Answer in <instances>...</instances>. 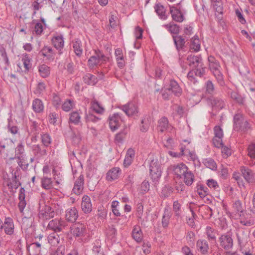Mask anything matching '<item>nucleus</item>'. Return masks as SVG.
<instances>
[{
  "mask_svg": "<svg viewBox=\"0 0 255 255\" xmlns=\"http://www.w3.org/2000/svg\"><path fill=\"white\" fill-rule=\"evenodd\" d=\"M252 122L245 119V116L238 113L233 117V129L234 130L243 133H247L253 130Z\"/></svg>",
  "mask_w": 255,
  "mask_h": 255,
  "instance_id": "obj_1",
  "label": "nucleus"
},
{
  "mask_svg": "<svg viewBox=\"0 0 255 255\" xmlns=\"http://www.w3.org/2000/svg\"><path fill=\"white\" fill-rule=\"evenodd\" d=\"M209 68L221 86L225 85L223 75L220 71L221 66L214 56L210 55L208 58Z\"/></svg>",
  "mask_w": 255,
  "mask_h": 255,
  "instance_id": "obj_2",
  "label": "nucleus"
},
{
  "mask_svg": "<svg viewBox=\"0 0 255 255\" xmlns=\"http://www.w3.org/2000/svg\"><path fill=\"white\" fill-rule=\"evenodd\" d=\"M188 64L190 68L196 70L195 76L200 77H203L205 74V68L203 67V62L201 57L190 55L187 58Z\"/></svg>",
  "mask_w": 255,
  "mask_h": 255,
  "instance_id": "obj_3",
  "label": "nucleus"
},
{
  "mask_svg": "<svg viewBox=\"0 0 255 255\" xmlns=\"http://www.w3.org/2000/svg\"><path fill=\"white\" fill-rule=\"evenodd\" d=\"M232 232H227L222 234L219 238L218 243L221 250L228 251L231 250L233 247V239L232 238Z\"/></svg>",
  "mask_w": 255,
  "mask_h": 255,
  "instance_id": "obj_4",
  "label": "nucleus"
},
{
  "mask_svg": "<svg viewBox=\"0 0 255 255\" xmlns=\"http://www.w3.org/2000/svg\"><path fill=\"white\" fill-rule=\"evenodd\" d=\"M185 37V36H183L181 35H172L174 44L175 46L176 49L178 52H180L181 51H187L186 48L189 42H188L186 43L187 40H186ZM179 56H180V53H179Z\"/></svg>",
  "mask_w": 255,
  "mask_h": 255,
  "instance_id": "obj_5",
  "label": "nucleus"
},
{
  "mask_svg": "<svg viewBox=\"0 0 255 255\" xmlns=\"http://www.w3.org/2000/svg\"><path fill=\"white\" fill-rule=\"evenodd\" d=\"M108 121L111 130L115 131L121 126L123 122L122 114L119 113H114L109 117Z\"/></svg>",
  "mask_w": 255,
  "mask_h": 255,
  "instance_id": "obj_6",
  "label": "nucleus"
},
{
  "mask_svg": "<svg viewBox=\"0 0 255 255\" xmlns=\"http://www.w3.org/2000/svg\"><path fill=\"white\" fill-rule=\"evenodd\" d=\"M206 101L208 104L211 105L214 110L220 111L224 109L226 105L224 100L218 97L212 96L208 97Z\"/></svg>",
  "mask_w": 255,
  "mask_h": 255,
  "instance_id": "obj_7",
  "label": "nucleus"
},
{
  "mask_svg": "<svg viewBox=\"0 0 255 255\" xmlns=\"http://www.w3.org/2000/svg\"><path fill=\"white\" fill-rule=\"evenodd\" d=\"M149 174L153 182L157 181L161 175V170L160 164L158 162L152 160L149 167Z\"/></svg>",
  "mask_w": 255,
  "mask_h": 255,
  "instance_id": "obj_8",
  "label": "nucleus"
},
{
  "mask_svg": "<svg viewBox=\"0 0 255 255\" xmlns=\"http://www.w3.org/2000/svg\"><path fill=\"white\" fill-rule=\"evenodd\" d=\"M180 4V3H178L177 6L175 5L170 6V13L172 19L178 22H181L185 19V16L179 7Z\"/></svg>",
  "mask_w": 255,
  "mask_h": 255,
  "instance_id": "obj_9",
  "label": "nucleus"
},
{
  "mask_svg": "<svg viewBox=\"0 0 255 255\" xmlns=\"http://www.w3.org/2000/svg\"><path fill=\"white\" fill-rule=\"evenodd\" d=\"M119 108L123 111L128 117L136 115L138 112L137 106L132 102L121 105Z\"/></svg>",
  "mask_w": 255,
  "mask_h": 255,
  "instance_id": "obj_10",
  "label": "nucleus"
},
{
  "mask_svg": "<svg viewBox=\"0 0 255 255\" xmlns=\"http://www.w3.org/2000/svg\"><path fill=\"white\" fill-rule=\"evenodd\" d=\"M70 229L71 234L75 237H83L86 233V225L79 222L73 224Z\"/></svg>",
  "mask_w": 255,
  "mask_h": 255,
  "instance_id": "obj_11",
  "label": "nucleus"
},
{
  "mask_svg": "<svg viewBox=\"0 0 255 255\" xmlns=\"http://www.w3.org/2000/svg\"><path fill=\"white\" fill-rule=\"evenodd\" d=\"M39 217L44 220H48L53 218L55 215L54 209L50 206L44 205L41 209L39 210Z\"/></svg>",
  "mask_w": 255,
  "mask_h": 255,
  "instance_id": "obj_12",
  "label": "nucleus"
},
{
  "mask_svg": "<svg viewBox=\"0 0 255 255\" xmlns=\"http://www.w3.org/2000/svg\"><path fill=\"white\" fill-rule=\"evenodd\" d=\"M242 176L248 183H254L255 182V174L248 167L242 166L240 167Z\"/></svg>",
  "mask_w": 255,
  "mask_h": 255,
  "instance_id": "obj_13",
  "label": "nucleus"
},
{
  "mask_svg": "<svg viewBox=\"0 0 255 255\" xmlns=\"http://www.w3.org/2000/svg\"><path fill=\"white\" fill-rule=\"evenodd\" d=\"M237 237L238 244L240 247V251H242L243 250V248L249 241V234L247 232L245 231L243 229H241L239 230L238 233L237 234Z\"/></svg>",
  "mask_w": 255,
  "mask_h": 255,
  "instance_id": "obj_14",
  "label": "nucleus"
},
{
  "mask_svg": "<svg viewBox=\"0 0 255 255\" xmlns=\"http://www.w3.org/2000/svg\"><path fill=\"white\" fill-rule=\"evenodd\" d=\"M51 43L53 46L58 50L59 54H61L64 47V38L61 34H56L51 39Z\"/></svg>",
  "mask_w": 255,
  "mask_h": 255,
  "instance_id": "obj_15",
  "label": "nucleus"
},
{
  "mask_svg": "<svg viewBox=\"0 0 255 255\" xmlns=\"http://www.w3.org/2000/svg\"><path fill=\"white\" fill-rule=\"evenodd\" d=\"M31 149L34 156L38 159L47 154V148L42 144H33Z\"/></svg>",
  "mask_w": 255,
  "mask_h": 255,
  "instance_id": "obj_16",
  "label": "nucleus"
},
{
  "mask_svg": "<svg viewBox=\"0 0 255 255\" xmlns=\"http://www.w3.org/2000/svg\"><path fill=\"white\" fill-rule=\"evenodd\" d=\"M165 86L176 97L180 96L182 93V89L178 83L174 79H170L169 84Z\"/></svg>",
  "mask_w": 255,
  "mask_h": 255,
  "instance_id": "obj_17",
  "label": "nucleus"
},
{
  "mask_svg": "<svg viewBox=\"0 0 255 255\" xmlns=\"http://www.w3.org/2000/svg\"><path fill=\"white\" fill-rule=\"evenodd\" d=\"M3 230L4 233L8 235H11L14 233V224L13 219L10 217H6L3 223Z\"/></svg>",
  "mask_w": 255,
  "mask_h": 255,
  "instance_id": "obj_18",
  "label": "nucleus"
},
{
  "mask_svg": "<svg viewBox=\"0 0 255 255\" xmlns=\"http://www.w3.org/2000/svg\"><path fill=\"white\" fill-rule=\"evenodd\" d=\"M81 208L85 214L90 213L92 210L91 199L88 195H84L81 203Z\"/></svg>",
  "mask_w": 255,
  "mask_h": 255,
  "instance_id": "obj_19",
  "label": "nucleus"
},
{
  "mask_svg": "<svg viewBox=\"0 0 255 255\" xmlns=\"http://www.w3.org/2000/svg\"><path fill=\"white\" fill-rule=\"evenodd\" d=\"M84 176L81 175L78 179H76L74 183L73 192L76 195H80L82 193L84 185Z\"/></svg>",
  "mask_w": 255,
  "mask_h": 255,
  "instance_id": "obj_20",
  "label": "nucleus"
},
{
  "mask_svg": "<svg viewBox=\"0 0 255 255\" xmlns=\"http://www.w3.org/2000/svg\"><path fill=\"white\" fill-rule=\"evenodd\" d=\"M206 234L207 237V239L211 243H216V236L218 235V231L217 230L210 227L207 226L206 228Z\"/></svg>",
  "mask_w": 255,
  "mask_h": 255,
  "instance_id": "obj_21",
  "label": "nucleus"
},
{
  "mask_svg": "<svg viewBox=\"0 0 255 255\" xmlns=\"http://www.w3.org/2000/svg\"><path fill=\"white\" fill-rule=\"evenodd\" d=\"M129 131V128L127 126H125L124 128L115 135V142L119 143H122L126 139Z\"/></svg>",
  "mask_w": 255,
  "mask_h": 255,
  "instance_id": "obj_22",
  "label": "nucleus"
},
{
  "mask_svg": "<svg viewBox=\"0 0 255 255\" xmlns=\"http://www.w3.org/2000/svg\"><path fill=\"white\" fill-rule=\"evenodd\" d=\"M78 217V211L75 207L68 209L66 211L65 218L68 222L74 223Z\"/></svg>",
  "mask_w": 255,
  "mask_h": 255,
  "instance_id": "obj_23",
  "label": "nucleus"
},
{
  "mask_svg": "<svg viewBox=\"0 0 255 255\" xmlns=\"http://www.w3.org/2000/svg\"><path fill=\"white\" fill-rule=\"evenodd\" d=\"M197 250L203 255L207 254L209 249L208 242L205 240L200 239L196 243Z\"/></svg>",
  "mask_w": 255,
  "mask_h": 255,
  "instance_id": "obj_24",
  "label": "nucleus"
},
{
  "mask_svg": "<svg viewBox=\"0 0 255 255\" xmlns=\"http://www.w3.org/2000/svg\"><path fill=\"white\" fill-rule=\"evenodd\" d=\"M188 170V168L187 166L183 163L174 165L173 166V170L175 174L180 178H181V175H183Z\"/></svg>",
  "mask_w": 255,
  "mask_h": 255,
  "instance_id": "obj_25",
  "label": "nucleus"
},
{
  "mask_svg": "<svg viewBox=\"0 0 255 255\" xmlns=\"http://www.w3.org/2000/svg\"><path fill=\"white\" fill-rule=\"evenodd\" d=\"M121 171L120 168L118 167L112 168L109 170L106 174V179L108 181H113L119 177V174Z\"/></svg>",
  "mask_w": 255,
  "mask_h": 255,
  "instance_id": "obj_26",
  "label": "nucleus"
},
{
  "mask_svg": "<svg viewBox=\"0 0 255 255\" xmlns=\"http://www.w3.org/2000/svg\"><path fill=\"white\" fill-rule=\"evenodd\" d=\"M25 198V189L23 187H21L19 192L18 199L19 202L18 204L19 210L21 213H23L24 209L26 205Z\"/></svg>",
  "mask_w": 255,
  "mask_h": 255,
  "instance_id": "obj_27",
  "label": "nucleus"
},
{
  "mask_svg": "<svg viewBox=\"0 0 255 255\" xmlns=\"http://www.w3.org/2000/svg\"><path fill=\"white\" fill-rule=\"evenodd\" d=\"M164 26L172 35H177L180 31V26L173 22H171L167 24H165Z\"/></svg>",
  "mask_w": 255,
  "mask_h": 255,
  "instance_id": "obj_28",
  "label": "nucleus"
},
{
  "mask_svg": "<svg viewBox=\"0 0 255 255\" xmlns=\"http://www.w3.org/2000/svg\"><path fill=\"white\" fill-rule=\"evenodd\" d=\"M132 237L133 239L138 243L142 241V232L140 227L138 226H135L132 231Z\"/></svg>",
  "mask_w": 255,
  "mask_h": 255,
  "instance_id": "obj_29",
  "label": "nucleus"
},
{
  "mask_svg": "<svg viewBox=\"0 0 255 255\" xmlns=\"http://www.w3.org/2000/svg\"><path fill=\"white\" fill-rule=\"evenodd\" d=\"M228 95L231 98L235 101L240 105H244L245 102L244 98L237 92L230 89L228 92Z\"/></svg>",
  "mask_w": 255,
  "mask_h": 255,
  "instance_id": "obj_30",
  "label": "nucleus"
},
{
  "mask_svg": "<svg viewBox=\"0 0 255 255\" xmlns=\"http://www.w3.org/2000/svg\"><path fill=\"white\" fill-rule=\"evenodd\" d=\"M73 48L76 56L80 57L83 53V49L81 41L79 38H75L73 41Z\"/></svg>",
  "mask_w": 255,
  "mask_h": 255,
  "instance_id": "obj_31",
  "label": "nucleus"
},
{
  "mask_svg": "<svg viewBox=\"0 0 255 255\" xmlns=\"http://www.w3.org/2000/svg\"><path fill=\"white\" fill-rule=\"evenodd\" d=\"M150 116L149 115H145L141 121V125H140V130L141 131L146 132L149 127L150 124Z\"/></svg>",
  "mask_w": 255,
  "mask_h": 255,
  "instance_id": "obj_32",
  "label": "nucleus"
},
{
  "mask_svg": "<svg viewBox=\"0 0 255 255\" xmlns=\"http://www.w3.org/2000/svg\"><path fill=\"white\" fill-rule=\"evenodd\" d=\"M25 152L24 146L22 142H20L15 149V156L11 158V159H20L21 157H23Z\"/></svg>",
  "mask_w": 255,
  "mask_h": 255,
  "instance_id": "obj_33",
  "label": "nucleus"
},
{
  "mask_svg": "<svg viewBox=\"0 0 255 255\" xmlns=\"http://www.w3.org/2000/svg\"><path fill=\"white\" fill-rule=\"evenodd\" d=\"M32 109L35 113H42L44 110V105L42 101L39 99L34 100L32 102Z\"/></svg>",
  "mask_w": 255,
  "mask_h": 255,
  "instance_id": "obj_34",
  "label": "nucleus"
},
{
  "mask_svg": "<svg viewBox=\"0 0 255 255\" xmlns=\"http://www.w3.org/2000/svg\"><path fill=\"white\" fill-rule=\"evenodd\" d=\"M40 139L42 145L47 148L49 147L52 143V139L48 133L42 132L40 134Z\"/></svg>",
  "mask_w": 255,
  "mask_h": 255,
  "instance_id": "obj_35",
  "label": "nucleus"
},
{
  "mask_svg": "<svg viewBox=\"0 0 255 255\" xmlns=\"http://www.w3.org/2000/svg\"><path fill=\"white\" fill-rule=\"evenodd\" d=\"M83 79L84 83L88 85H95L98 81L96 76L90 73L85 74Z\"/></svg>",
  "mask_w": 255,
  "mask_h": 255,
  "instance_id": "obj_36",
  "label": "nucleus"
},
{
  "mask_svg": "<svg viewBox=\"0 0 255 255\" xmlns=\"http://www.w3.org/2000/svg\"><path fill=\"white\" fill-rule=\"evenodd\" d=\"M183 176L184 177L183 181L185 184L188 186H191L195 179V176L192 172L188 171V170Z\"/></svg>",
  "mask_w": 255,
  "mask_h": 255,
  "instance_id": "obj_37",
  "label": "nucleus"
},
{
  "mask_svg": "<svg viewBox=\"0 0 255 255\" xmlns=\"http://www.w3.org/2000/svg\"><path fill=\"white\" fill-rule=\"evenodd\" d=\"M155 11L161 19H166L167 16L165 15V9L160 3H156L154 6Z\"/></svg>",
  "mask_w": 255,
  "mask_h": 255,
  "instance_id": "obj_38",
  "label": "nucleus"
},
{
  "mask_svg": "<svg viewBox=\"0 0 255 255\" xmlns=\"http://www.w3.org/2000/svg\"><path fill=\"white\" fill-rule=\"evenodd\" d=\"M38 72L42 78L48 77L50 73V68L47 65L43 64L38 66Z\"/></svg>",
  "mask_w": 255,
  "mask_h": 255,
  "instance_id": "obj_39",
  "label": "nucleus"
},
{
  "mask_svg": "<svg viewBox=\"0 0 255 255\" xmlns=\"http://www.w3.org/2000/svg\"><path fill=\"white\" fill-rule=\"evenodd\" d=\"M189 42V47L190 51L197 52L200 50V42L199 38L191 39Z\"/></svg>",
  "mask_w": 255,
  "mask_h": 255,
  "instance_id": "obj_40",
  "label": "nucleus"
},
{
  "mask_svg": "<svg viewBox=\"0 0 255 255\" xmlns=\"http://www.w3.org/2000/svg\"><path fill=\"white\" fill-rule=\"evenodd\" d=\"M95 55L90 57L88 60V66L90 69H93L95 66H97L100 63L99 57L96 50H95Z\"/></svg>",
  "mask_w": 255,
  "mask_h": 255,
  "instance_id": "obj_41",
  "label": "nucleus"
},
{
  "mask_svg": "<svg viewBox=\"0 0 255 255\" xmlns=\"http://www.w3.org/2000/svg\"><path fill=\"white\" fill-rule=\"evenodd\" d=\"M159 130L161 132H164L167 130L168 127V120L165 117L161 118L158 122Z\"/></svg>",
  "mask_w": 255,
  "mask_h": 255,
  "instance_id": "obj_42",
  "label": "nucleus"
},
{
  "mask_svg": "<svg viewBox=\"0 0 255 255\" xmlns=\"http://www.w3.org/2000/svg\"><path fill=\"white\" fill-rule=\"evenodd\" d=\"M47 228L55 232H61V228L59 227V219H55L49 222Z\"/></svg>",
  "mask_w": 255,
  "mask_h": 255,
  "instance_id": "obj_43",
  "label": "nucleus"
},
{
  "mask_svg": "<svg viewBox=\"0 0 255 255\" xmlns=\"http://www.w3.org/2000/svg\"><path fill=\"white\" fill-rule=\"evenodd\" d=\"M41 187L45 190H49L53 188L51 178L44 176L41 179Z\"/></svg>",
  "mask_w": 255,
  "mask_h": 255,
  "instance_id": "obj_44",
  "label": "nucleus"
},
{
  "mask_svg": "<svg viewBox=\"0 0 255 255\" xmlns=\"http://www.w3.org/2000/svg\"><path fill=\"white\" fill-rule=\"evenodd\" d=\"M196 189L198 194L201 198H204L208 194V188L202 184H197Z\"/></svg>",
  "mask_w": 255,
  "mask_h": 255,
  "instance_id": "obj_45",
  "label": "nucleus"
},
{
  "mask_svg": "<svg viewBox=\"0 0 255 255\" xmlns=\"http://www.w3.org/2000/svg\"><path fill=\"white\" fill-rule=\"evenodd\" d=\"M248 155L251 159L253 162L255 163V142H251L247 148Z\"/></svg>",
  "mask_w": 255,
  "mask_h": 255,
  "instance_id": "obj_46",
  "label": "nucleus"
},
{
  "mask_svg": "<svg viewBox=\"0 0 255 255\" xmlns=\"http://www.w3.org/2000/svg\"><path fill=\"white\" fill-rule=\"evenodd\" d=\"M80 116L77 111H74L69 114V123L77 125L80 122Z\"/></svg>",
  "mask_w": 255,
  "mask_h": 255,
  "instance_id": "obj_47",
  "label": "nucleus"
},
{
  "mask_svg": "<svg viewBox=\"0 0 255 255\" xmlns=\"http://www.w3.org/2000/svg\"><path fill=\"white\" fill-rule=\"evenodd\" d=\"M170 217L171 214L168 211V210L166 208H165L161 221L163 228H166L168 226Z\"/></svg>",
  "mask_w": 255,
  "mask_h": 255,
  "instance_id": "obj_48",
  "label": "nucleus"
},
{
  "mask_svg": "<svg viewBox=\"0 0 255 255\" xmlns=\"http://www.w3.org/2000/svg\"><path fill=\"white\" fill-rule=\"evenodd\" d=\"M203 163L204 165L212 170H216L217 168V164L211 158H207L203 159Z\"/></svg>",
  "mask_w": 255,
  "mask_h": 255,
  "instance_id": "obj_49",
  "label": "nucleus"
},
{
  "mask_svg": "<svg viewBox=\"0 0 255 255\" xmlns=\"http://www.w3.org/2000/svg\"><path fill=\"white\" fill-rule=\"evenodd\" d=\"M20 185L21 183L18 180L15 172L14 174H12L11 181L7 183V186L9 188L16 189Z\"/></svg>",
  "mask_w": 255,
  "mask_h": 255,
  "instance_id": "obj_50",
  "label": "nucleus"
},
{
  "mask_svg": "<svg viewBox=\"0 0 255 255\" xmlns=\"http://www.w3.org/2000/svg\"><path fill=\"white\" fill-rule=\"evenodd\" d=\"M48 242L52 246H56L59 244L60 237L55 233L50 234L48 237Z\"/></svg>",
  "mask_w": 255,
  "mask_h": 255,
  "instance_id": "obj_51",
  "label": "nucleus"
},
{
  "mask_svg": "<svg viewBox=\"0 0 255 255\" xmlns=\"http://www.w3.org/2000/svg\"><path fill=\"white\" fill-rule=\"evenodd\" d=\"M91 108L96 113L101 114L104 112V109L102 107L99 102L96 100L91 103Z\"/></svg>",
  "mask_w": 255,
  "mask_h": 255,
  "instance_id": "obj_52",
  "label": "nucleus"
},
{
  "mask_svg": "<svg viewBox=\"0 0 255 255\" xmlns=\"http://www.w3.org/2000/svg\"><path fill=\"white\" fill-rule=\"evenodd\" d=\"M23 64L25 68V71H28L31 67L30 64L31 58L27 54H25L22 59Z\"/></svg>",
  "mask_w": 255,
  "mask_h": 255,
  "instance_id": "obj_53",
  "label": "nucleus"
},
{
  "mask_svg": "<svg viewBox=\"0 0 255 255\" xmlns=\"http://www.w3.org/2000/svg\"><path fill=\"white\" fill-rule=\"evenodd\" d=\"M205 87L206 89V93L210 95H213L215 91V87L213 82L211 80H208L205 83Z\"/></svg>",
  "mask_w": 255,
  "mask_h": 255,
  "instance_id": "obj_54",
  "label": "nucleus"
},
{
  "mask_svg": "<svg viewBox=\"0 0 255 255\" xmlns=\"http://www.w3.org/2000/svg\"><path fill=\"white\" fill-rule=\"evenodd\" d=\"M173 192V188L171 186L168 185L163 187L161 191V194L164 198L169 197Z\"/></svg>",
  "mask_w": 255,
  "mask_h": 255,
  "instance_id": "obj_55",
  "label": "nucleus"
},
{
  "mask_svg": "<svg viewBox=\"0 0 255 255\" xmlns=\"http://www.w3.org/2000/svg\"><path fill=\"white\" fill-rule=\"evenodd\" d=\"M233 208L237 213L241 214L244 212L242 202L240 200H237L234 202Z\"/></svg>",
  "mask_w": 255,
  "mask_h": 255,
  "instance_id": "obj_56",
  "label": "nucleus"
},
{
  "mask_svg": "<svg viewBox=\"0 0 255 255\" xmlns=\"http://www.w3.org/2000/svg\"><path fill=\"white\" fill-rule=\"evenodd\" d=\"M85 118L86 122H91L93 123H96L101 120L100 118L93 115L90 113V112H89L88 114H85Z\"/></svg>",
  "mask_w": 255,
  "mask_h": 255,
  "instance_id": "obj_57",
  "label": "nucleus"
},
{
  "mask_svg": "<svg viewBox=\"0 0 255 255\" xmlns=\"http://www.w3.org/2000/svg\"><path fill=\"white\" fill-rule=\"evenodd\" d=\"M214 132L215 137L218 138H223L224 136L223 130L219 126H216L214 128Z\"/></svg>",
  "mask_w": 255,
  "mask_h": 255,
  "instance_id": "obj_58",
  "label": "nucleus"
},
{
  "mask_svg": "<svg viewBox=\"0 0 255 255\" xmlns=\"http://www.w3.org/2000/svg\"><path fill=\"white\" fill-rule=\"evenodd\" d=\"M143 213V205L141 202L138 203L136 205V217L139 220L142 219Z\"/></svg>",
  "mask_w": 255,
  "mask_h": 255,
  "instance_id": "obj_59",
  "label": "nucleus"
},
{
  "mask_svg": "<svg viewBox=\"0 0 255 255\" xmlns=\"http://www.w3.org/2000/svg\"><path fill=\"white\" fill-rule=\"evenodd\" d=\"M164 88V89L162 92V98L165 100H169L171 98L173 94L165 86Z\"/></svg>",
  "mask_w": 255,
  "mask_h": 255,
  "instance_id": "obj_60",
  "label": "nucleus"
},
{
  "mask_svg": "<svg viewBox=\"0 0 255 255\" xmlns=\"http://www.w3.org/2000/svg\"><path fill=\"white\" fill-rule=\"evenodd\" d=\"M173 211L175 212V216L180 217L181 215V205L178 201H175L173 202Z\"/></svg>",
  "mask_w": 255,
  "mask_h": 255,
  "instance_id": "obj_61",
  "label": "nucleus"
},
{
  "mask_svg": "<svg viewBox=\"0 0 255 255\" xmlns=\"http://www.w3.org/2000/svg\"><path fill=\"white\" fill-rule=\"evenodd\" d=\"M72 108V101L71 100H66L62 105V110L65 112L69 111Z\"/></svg>",
  "mask_w": 255,
  "mask_h": 255,
  "instance_id": "obj_62",
  "label": "nucleus"
},
{
  "mask_svg": "<svg viewBox=\"0 0 255 255\" xmlns=\"http://www.w3.org/2000/svg\"><path fill=\"white\" fill-rule=\"evenodd\" d=\"M65 255V247L64 246H60L56 250L52 251L50 255Z\"/></svg>",
  "mask_w": 255,
  "mask_h": 255,
  "instance_id": "obj_63",
  "label": "nucleus"
},
{
  "mask_svg": "<svg viewBox=\"0 0 255 255\" xmlns=\"http://www.w3.org/2000/svg\"><path fill=\"white\" fill-rule=\"evenodd\" d=\"M207 185L209 188H213L214 190L219 188L217 182L213 179H208L207 181Z\"/></svg>",
  "mask_w": 255,
  "mask_h": 255,
  "instance_id": "obj_64",
  "label": "nucleus"
}]
</instances>
